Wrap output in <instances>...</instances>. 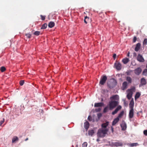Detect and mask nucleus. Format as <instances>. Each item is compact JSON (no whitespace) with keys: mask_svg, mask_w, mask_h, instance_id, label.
Masks as SVG:
<instances>
[{"mask_svg":"<svg viewBox=\"0 0 147 147\" xmlns=\"http://www.w3.org/2000/svg\"><path fill=\"white\" fill-rule=\"evenodd\" d=\"M108 129H100L98 130L97 133V136L98 137H103L105 136V135L107 134Z\"/></svg>","mask_w":147,"mask_h":147,"instance_id":"1","label":"nucleus"},{"mask_svg":"<svg viewBox=\"0 0 147 147\" xmlns=\"http://www.w3.org/2000/svg\"><path fill=\"white\" fill-rule=\"evenodd\" d=\"M119 103V102L118 101L111 100L109 102L108 106L110 110H112L117 106Z\"/></svg>","mask_w":147,"mask_h":147,"instance_id":"2","label":"nucleus"},{"mask_svg":"<svg viewBox=\"0 0 147 147\" xmlns=\"http://www.w3.org/2000/svg\"><path fill=\"white\" fill-rule=\"evenodd\" d=\"M107 80V78L106 76H102L100 78L99 84L101 85H103Z\"/></svg>","mask_w":147,"mask_h":147,"instance_id":"3","label":"nucleus"},{"mask_svg":"<svg viewBox=\"0 0 147 147\" xmlns=\"http://www.w3.org/2000/svg\"><path fill=\"white\" fill-rule=\"evenodd\" d=\"M127 91V97L128 99H130L131 98L133 94L132 89H128Z\"/></svg>","mask_w":147,"mask_h":147,"instance_id":"4","label":"nucleus"},{"mask_svg":"<svg viewBox=\"0 0 147 147\" xmlns=\"http://www.w3.org/2000/svg\"><path fill=\"white\" fill-rule=\"evenodd\" d=\"M134 109H130L129 111V117L130 120V121H131V119L134 117Z\"/></svg>","mask_w":147,"mask_h":147,"instance_id":"5","label":"nucleus"},{"mask_svg":"<svg viewBox=\"0 0 147 147\" xmlns=\"http://www.w3.org/2000/svg\"><path fill=\"white\" fill-rule=\"evenodd\" d=\"M137 60L140 62H143L144 61V59L142 55L139 54L137 57Z\"/></svg>","mask_w":147,"mask_h":147,"instance_id":"6","label":"nucleus"},{"mask_svg":"<svg viewBox=\"0 0 147 147\" xmlns=\"http://www.w3.org/2000/svg\"><path fill=\"white\" fill-rule=\"evenodd\" d=\"M115 66L118 70H120L121 69V64L118 62H116L115 63Z\"/></svg>","mask_w":147,"mask_h":147,"instance_id":"7","label":"nucleus"},{"mask_svg":"<svg viewBox=\"0 0 147 147\" xmlns=\"http://www.w3.org/2000/svg\"><path fill=\"white\" fill-rule=\"evenodd\" d=\"M142 71V69L140 67H138L134 70V73L137 75H139Z\"/></svg>","mask_w":147,"mask_h":147,"instance_id":"8","label":"nucleus"},{"mask_svg":"<svg viewBox=\"0 0 147 147\" xmlns=\"http://www.w3.org/2000/svg\"><path fill=\"white\" fill-rule=\"evenodd\" d=\"M122 108V107L120 105L117 106V107L115 109V110L113 111L112 113V114L114 115L116 114L117 112L120 110Z\"/></svg>","mask_w":147,"mask_h":147,"instance_id":"9","label":"nucleus"},{"mask_svg":"<svg viewBox=\"0 0 147 147\" xmlns=\"http://www.w3.org/2000/svg\"><path fill=\"white\" fill-rule=\"evenodd\" d=\"M146 83V82L145 79L144 78H142L141 79L140 84L139 85V87H141L142 86L145 85Z\"/></svg>","mask_w":147,"mask_h":147,"instance_id":"10","label":"nucleus"},{"mask_svg":"<svg viewBox=\"0 0 147 147\" xmlns=\"http://www.w3.org/2000/svg\"><path fill=\"white\" fill-rule=\"evenodd\" d=\"M121 126L122 130L124 131L126 130L127 128V125L125 122L124 121H123L121 124Z\"/></svg>","mask_w":147,"mask_h":147,"instance_id":"11","label":"nucleus"},{"mask_svg":"<svg viewBox=\"0 0 147 147\" xmlns=\"http://www.w3.org/2000/svg\"><path fill=\"white\" fill-rule=\"evenodd\" d=\"M113 146L116 147L121 146H123V143L121 142L118 141L113 143Z\"/></svg>","mask_w":147,"mask_h":147,"instance_id":"12","label":"nucleus"},{"mask_svg":"<svg viewBox=\"0 0 147 147\" xmlns=\"http://www.w3.org/2000/svg\"><path fill=\"white\" fill-rule=\"evenodd\" d=\"M119 119L117 117L112 122V125L113 126L115 125L119 121Z\"/></svg>","mask_w":147,"mask_h":147,"instance_id":"13","label":"nucleus"},{"mask_svg":"<svg viewBox=\"0 0 147 147\" xmlns=\"http://www.w3.org/2000/svg\"><path fill=\"white\" fill-rule=\"evenodd\" d=\"M134 101L133 99L131 100L129 104V107L130 109H134Z\"/></svg>","mask_w":147,"mask_h":147,"instance_id":"14","label":"nucleus"},{"mask_svg":"<svg viewBox=\"0 0 147 147\" xmlns=\"http://www.w3.org/2000/svg\"><path fill=\"white\" fill-rule=\"evenodd\" d=\"M109 124V122L108 121H107L106 123H103L101 125L102 127L101 129H107V127L108 126Z\"/></svg>","mask_w":147,"mask_h":147,"instance_id":"15","label":"nucleus"},{"mask_svg":"<svg viewBox=\"0 0 147 147\" xmlns=\"http://www.w3.org/2000/svg\"><path fill=\"white\" fill-rule=\"evenodd\" d=\"M126 144L129 147L136 146L139 145V144L137 143H127Z\"/></svg>","mask_w":147,"mask_h":147,"instance_id":"16","label":"nucleus"},{"mask_svg":"<svg viewBox=\"0 0 147 147\" xmlns=\"http://www.w3.org/2000/svg\"><path fill=\"white\" fill-rule=\"evenodd\" d=\"M89 123L88 121H86L84 123V127L86 131L88 130L89 127Z\"/></svg>","mask_w":147,"mask_h":147,"instance_id":"17","label":"nucleus"},{"mask_svg":"<svg viewBox=\"0 0 147 147\" xmlns=\"http://www.w3.org/2000/svg\"><path fill=\"white\" fill-rule=\"evenodd\" d=\"M127 84L126 82H123L122 84V89L123 90H124L127 88Z\"/></svg>","mask_w":147,"mask_h":147,"instance_id":"18","label":"nucleus"},{"mask_svg":"<svg viewBox=\"0 0 147 147\" xmlns=\"http://www.w3.org/2000/svg\"><path fill=\"white\" fill-rule=\"evenodd\" d=\"M141 44L140 43H138L136 45L135 50L136 51H138L140 49Z\"/></svg>","mask_w":147,"mask_h":147,"instance_id":"19","label":"nucleus"},{"mask_svg":"<svg viewBox=\"0 0 147 147\" xmlns=\"http://www.w3.org/2000/svg\"><path fill=\"white\" fill-rule=\"evenodd\" d=\"M104 105L103 102H99L95 103L94 104L95 107H98L102 106Z\"/></svg>","mask_w":147,"mask_h":147,"instance_id":"20","label":"nucleus"},{"mask_svg":"<svg viewBox=\"0 0 147 147\" xmlns=\"http://www.w3.org/2000/svg\"><path fill=\"white\" fill-rule=\"evenodd\" d=\"M119 99V96L117 95L113 96L110 97V99L111 100H117Z\"/></svg>","mask_w":147,"mask_h":147,"instance_id":"21","label":"nucleus"},{"mask_svg":"<svg viewBox=\"0 0 147 147\" xmlns=\"http://www.w3.org/2000/svg\"><path fill=\"white\" fill-rule=\"evenodd\" d=\"M129 61V59L127 58H125L123 59L122 62L124 64H127Z\"/></svg>","mask_w":147,"mask_h":147,"instance_id":"22","label":"nucleus"},{"mask_svg":"<svg viewBox=\"0 0 147 147\" xmlns=\"http://www.w3.org/2000/svg\"><path fill=\"white\" fill-rule=\"evenodd\" d=\"M94 133V131L93 130H90L88 131V134L89 136H92Z\"/></svg>","mask_w":147,"mask_h":147,"instance_id":"23","label":"nucleus"},{"mask_svg":"<svg viewBox=\"0 0 147 147\" xmlns=\"http://www.w3.org/2000/svg\"><path fill=\"white\" fill-rule=\"evenodd\" d=\"M55 25V23L53 22H50L48 26L50 28H52Z\"/></svg>","mask_w":147,"mask_h":147,"instance_id":"24","label":"nucleus"},{"mask_svg":"<svg viewBox=\"0 0 147 147\" xmlns=\"http://www.w3.org/2000/svg\"><path fill=\"white\" fill-rule=\"evenodd\" d=\"M18 137L17 136H14L12 139V142L14 143L16 141H18Z\"/></svg>","mask_w":147,"mask_h":147,"instance_id":"25","label":"nucleus"},{"mask_svg":"<svg viewBox=\"0 0 147 147\" xmlns=\"http://www.w3.org/2000/svg\"><path fill=\"white\" fill-rule=\"evenodd\" d=\"M124 112L123 111H121L119 114L118 116L117 117L119 118H119H121L123 115L124 114Z\"/></svg>","mask_w":147,"mask_h":147,"instance_id":"26","label":"nucleus"},{"mask_svg":"<svg viewBox=\"0 0 147 147\" xmlns=\"http://www.w3.org/2000/svg\"><path fill=\"white\" fill-rule=\"evenodd\" d=\"M126 80L129 83H131L132 82V79L129 77L127 76L126 77Z\"/></svg>","mask_w":147,"mask_h":147,"instance_id":"27","label":"nucleus"},{"mask_svg":"<svg viewBox=\"0 0 147 147\" xmlns=\"http://www.w3.org/2000/svg\"><path fill=\"white\" fill-rule=\"evenodd\" d=\"M140 95H141L140 93L139 92H137L136 93V94L135 95V99H136L138 98L140 96Z\"/></svg>","mask_w":147,"mask_h":147,"instance_id":"28","label":"nucleus"},{"mask_svg":"<svg viewBox=\"0 0 147 147\" xmlns=\"http://www.w3.org/2000/svg\"><path fill=\"white\" fill-rule=\"evenodd\" d=\"M89 20V18L87 16H86L85 17L84 20V23L87 24V23L88 22V21Z\"/></svg>","mask_w":147,"mask_h":147,"instance_id":"29","label":"nucleus"},{"mask_svg":"<svg viewBox=\"0 0 147 147\" xmlns=\"http://www.w3.org/2000/svg\"><path fill=\"white\" fill-rule=\"evenodd\" d=\"M47 24H43L42 26V27L41 28V29H45L47 27Z\"/></svg>","mask_w":147,"mask_h":147,"instance_id":"30","label":"nucleus"},{"mask_svg":"<svg viewBox=\"0 0 147 147\" xmlns=\"http://www.w3.org/2000/svg\"><path fill=\"white\" fill-rule=\"evenodd\" d=\"M143 74L145 76L147 75V69H145L143 72Z\"/></svg>","mask_w":147,"mask_h":147,"instance_id":"31","label":"nucleus"},{"mask_svg":"<svg viewBox=\"0 0 147 147\" xmlns=\"http://www.w3.org/2000/svg\"><path fill=\"white\" fill-rule=\"evenodd\" d=\"M88 144L87 142H84L82 144V147H87Z\"/></svg>","mask_w":147,"mask_h":147,"instance_id":"32","label":"nucleus"},{"mask_svg":"<svg viewBox=\"0 0 147 147\" xmlns=\"http://www.w3.org/2000/svg\"><path fill=\"white\" fill-rule=\"evenodd\" d=\"M40 34V32L38 31H36L34 33V34L36 36H38Z\"/></svg>","mask_w":147,"mask_h":147,"instance_id":"33","label":"nucleus"},{"mask_svg":"<svg viewBox=\"0 0 147 147\" xmlns=\"http://www.w3.org/2000/svg\"><path fill=\"white\" fill-rule=\"evenodd\" d=\"M6 69L4 67H2L1 68V70L2 72H3L5 71Z\"/></svg>","mask_w":147,"mask_h":147,"instance_id":"34","label":"nucleus"},{"mask_svg":"<svg viewBox=\"0 0 147 147\" xmlns=\"http://www.w3.org/2000/svg\"><path fill=\"white\" fill-rule=\"evenodd\" d=\"M40 16L41 19L42 20H44L45 19V17H46V16H43L42 15H40Z\"/></svg>","mask_w":147,"mask_h":147,"instance_id":"35","label":"nucleus"},{"mask_svg":"<svg viewBox=\"0 0 147 147\" xmlns=\"http://www.w3.org/2000/svg\"><path fill=\"white\" fill-rule=\"evenodd\" d=\"M108 107L107 106V107H106L104 108V110H103V112L104 113H106L107 112V111H108Z\"/></svg>","mask_w":147,"mask_h":147,"instance_id":"36","label":"nucleus"},{"mask_svg":"<svg viewBox=\"0 0 147 147\" xmlns=\"http://www.w3.org/2000/svg\"><path fill=\"white\" fill-rule=\"evenodd\" d=\"M147 39H145L143 41V44L144 45H146L147 44Z\"/></svg>","mask_w":147,"mask_h":147,"instance_id":"37","label":"nucleus"},{"mask_svg":"<svg viewBox=\"0 0 147 147\" xmlns=\"http://www.w3.org/2000/svg\"><path fill=\"white\" fill-rule=\"evenodd\" d=\"M24 80H21L20 81V85L21 86L23 85V84H24Z\"/></svg>","mask_w":147,"mask_h":147,"instance_id":"38","label":"nucleus"},{"mask_svg":"<svg viewBox=\"0 0 147 147\" xmlns=\"http://www.w3.org/2000/svg\"><path fill=\"white\" fill-rule=\"evenodd\" d=\"M26 36L28 38H30L31 36V35L30 34H26Z\"/></svg>","mask_w":147,"mask_h":147,"instance_id":"39","label":"nucleus"},{"mask_svg":"<svg viewBox=\"0 0 147 147\" xmlns=\"http://www.w3.org/2000/svg\"><path fill=\"white\" fill-rule=\"evenodd\" d=\"M88 120L89 121H91L92 120V118L90 116H89L88 117Z\"/></svg>","mask_w":147,"mask_h":147,"instance_id":"40","label":"nucleus"},{"mask_svg":"<svg viewBox=\"0 0 147 147\" xmlns=\"http://www.w3.org/2000/svg\"><path fill=\"white\" fill-rule=\"evenodd\" d=\"M144 134L145 136H147V130H144Z\"/></svg>","mask_w":147,"mask_h":147,"instance_id":"41","label":"nucleus"},{"mask_svg":"<svg viewBox=\"0 0 147 147\" xmlns=\"http://www.w3.org/2000/svg\"><path fill=\"white\" fill-rule=\"evenodd\" d=\"M136 40V37L135 36H134V37L133 40V42H135Z\"/></svg>","mask_w":147,"mask_h":147,"instance_id":"42","label":"nucleus"},{"mask_svg":"<svg viewBox=\"0 0 147 147\" xmlns=\"http://www.w3.org/2000/svg\"><path fill=\"white\" fill-rule=\"evenodd\" d=\"M5 121V120H4V119H3V120L2 121H0V123L2 125L4 122Z\"/></svg>","mask_w":147,"mask_h":147,"instance_id":"43","label":"nucleus"},{"mask_svg":"<svg viewBox=\"0 0 147 147\" xmlns=\"http://www.w3.org/2000/svg\"><path fill=\"white\" fill-rule=\"evenodd\" d=\"M116 56V54H113V57L114 58V59H115Z\"/></svg>","mask_w":147,"mask_h":147,"instance_id":"44","label":"nucleus"},{"mask_svg":"<svg viewBox=\"0 0 147 147\" xmlns=\"http://www.w3.org/2000/svg\"><path fill=\"white\" fill-rule=\"evenodd\" d=\"M108 86H109V87L111 89L113 88L115 86H111L109 85H108Z\"/></svg>","mask_w":147,"mask_h":147,"instance_id":"45","label":"nucleus"},{"mask_svg":"<svg viewBox=\"0 0 147 147\" xmlns=\"http://www.w3.org/2000/svg\"><path fill=\"white\" fill-rule=\"evenodd\" d=\"M111 130L112 132H113L114 131V130H113V126H111Z\"/></svg>","mask_w":147,"mask_h":147,"instance_id":"46","label":"nucleus"},{"mask_svg":"<svg viewBox=\"0 0 147 147\" xmlns=\"http://www.w3.org/2000/svg\"><path fill=\"white\" fill-rule=\"evenodd\" d=\"M101 110V109L100 108H99L98 109V111H100Z\"/></svg>","mask_w":147,"mask_h":147,"instance_id":"47","label":"nucleus"},{"mask_svg":"<svg viewBox=\"0 0 147 147\" xmlns=\"http://www.w3.org/2000/svg\"><path fill=\"white\" fill-rule=\"evenodd\" d=\"M100 140H99V138H98V139H97V140H96V141H97V142H98V141H99Z\"/></svg>","mask_w":147,"mask_h":147,"instance_id":"48","label":"nucleus"},{"mask_svg":"<svg viewBox=\"0 0 147 147\" xmlns=\"http://www.w3.org/2000/svg\"><path fill=\"white\" fill-rule=\"evenodd\" d=\"M28 140V138H27L25 140V141H26L27 140Z\"/></svg>","mask_w":147,"mask_h":147,"instance_id":"49","label":"nucleus"},{"mask_svg":"<svg viewBox=\"0 0 147 147\" xmlns=\"http://www.w3.org/2000/svg\"><path fill=\"white\" fill-rule=\"evenodd\" d=\"M114 83H112L111 84H112V85H114Z\"/></svg>","mask_w":147,"mask_h":147,"instance_id":"50","label":"nucleus"},{"mask_svg":"<svg viewBox=\"0 0 147 147\" xmlns=\"http://www.w3.org/2000/svg\"><path fill=\"white\" fill-rule=\"evenodd\" d=\"M128 55V56H129V53L128 54V55Z\"/></svg>","mask_w":147,"mask_h":147,"instance_id":"51","label":"nucleus"},{"mask_svg":"<svg viewBox=\"0 0 147 147\" xmlns=\"http://www.w3.org/2000/svg\"><path fill=\"white\" fill-rule=\"evenodd\" d=\"M2 125H1L0 123V126H1Z\"/></svg>","mask_w":147,"mask_h":147,"instance_id":"52","label":"nucleus"},{"mask_svg":"<svg viewBox=\"0 0 147 147\" xmlns=\"http://www.w3.org/2000/svg\"><path fill=\"white\" fill-rule=\"evenodd\" d=\"M146 67L147 68V65L146 66Z\"/></svg>","mask_w":147,"mask_h":147,"instance_id":"53","label":"nucleus"}]
</instances>
